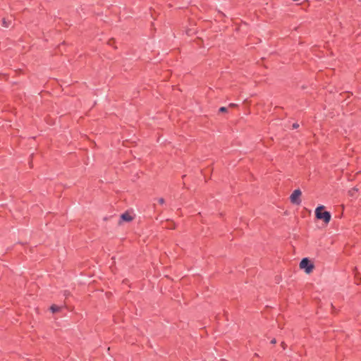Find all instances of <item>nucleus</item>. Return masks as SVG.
I'll list each match as a JSON object with an SVG mask.
<instances>
[{
	"mask_svg": "<svg viewBox=\"0 0 361 361\" xmlns=\"http://www.w3.org/2000/svg\"><path fill=\"white\" fill-rule=\"evenodd\" d=\"M324 206L320 205L315 209V216L317 219H322L325 224L329 223L331 221V215L329 212L323 211Z\"/></svg>",
	"mask_w": 361,
	"mask_h": 361,
	"instance_id": "obj_1",
	"label": "nucleus"
},
{
	"mask_svg": "<svg viewBox=\"0 0 361 361\" xmlns=\"http://www.w3.org/2000/svg\"><path fill=\"white\" fill-rule=\"evenodd\" d=\"M300 267L305 269L307 274H310L314 269V264L308 258H303L300 262Z\"/></svg>",
	"mask_w": 361,
	"mask_h": 361,
	"instance_id": "obj_2",
	"label": "nucleus"
},
{
	"mask_svg": "<svg viewBox=\"0 0 361 361\" xmlns=\"http://www.w3.org/2000/svg\"><path fill=\"white\" fill-rule=\"evenodd\" d=\"M302 195L300 189L295 190L290 196V200L291 203L295 205H300L301 204L300 196Z\"/></svg>",
	"mask_w": 361,
	"mask_h": 361,
	"instance_id": "obj_3",
	"label": "nucleus"
},
{
	"mask_svg": "<svg viewBox=\"0 0 361 361\" xmlns=\"http://www.w3.org/2000/svg\"><path fill=\"white\" fill-rule=\"evenodd\" d=\"M121 219L124 221L129 222L131 221L133 218L130 215L129 213L125 212L121 215Z\"/></svg>",
	"mask_w": 361,
	"mask_h": 361,
	"instance_id": "obj_4",
	"label": "nucleus"
},
{
	"mask_svg": "<svg viewBox=\"0 0 361 361\" xmlns=\"http://www.w3.org/2000/svg\"><path fill=\"white\" fill-rule=\"evenodd\" d=\"M357 192H358V188H357L356 187L351 188L348 191V194L351 197H356Z\"/></svg>",
	"mask_w": 361,
	"mask_h": 361,
	"instance_id": "obj_5",
	"label": "nucleus"
},
{
	"mask_svg": "<svg viewBox=\"0 0 361 361\" xmlns=\"http://www.w3.org/2000/svg\"><path fill=\"white\" fill-rule=\"evenodd\" d=\"M50 310L53 313H55L59 312L61 310V307L56 305H53L51 306Z\"/></svg>",
	"mask_w": 361,
	"mask_h": 361,
	"instance_id": "obj_6",
	"label": "nucleus"
},
{
	"mask_svg": "<svg viewBox=\"0 0 361 361\" xmlns=\"http://www.w3.org/2000/svg\"><path fill=\"white\" fill-rule=\"evenodd\" d=\"M1 21H2V25L5 27H8L9 25H11V21L7 20L6 18H3Z\"/></svg>",
	"mask_w": 361,
	"mask_h": 361,
	"instance_id": "obj_7",
	"label": "nucleus"
},
{
	"mask_svg": "<svg viewBox=\"0 0 361 361\" xmlns=\"http://www.w3.org/2000/svg\"><path fill=\"white\" fill-rule=\"evenodd\" d=\"M219 112L225 113L227 112V108L225 106L220 107Z\"/></svg>",
	"mask_w": 361,
	"mask_h": 361,
	"instance_id": "obj_8",
	"label": "nucleus"
},
{
	"mask_svg": "<svg viewBox=\"0 0 361 361\" xmlns=\"http://www.w3.org/2000/svg\"><path fill=\"white\" fill-rule=\"evenodd\" d=\"M157 200L160 204H164L165 203V200L163 197L158 198Z\"/></svg>",
	"mask_w": 361,
	"mask_h": 361,
	"instance_id": "obj_9",
	"label": "nucleus"
},
{
	"mask_svg": "<svg viewBox=\"0 0 361 361\" xmlns=\"http://www.w3.org/2000/svg\"><path fill=\"white\" fill-rule=\"evenodd\" d=\"M299 127V124L297 123H295L293 124V128L296 129Z\"/></svg>",
	"mask_w": 361,
	"mask_h": 361,
	"instance_id": "obj_10",
	"label": "nucleus"
},
{
	"mask_svg": "<svg viewBox=\"0 0 361 361\" xmlns=\"http://www.w3.org/2000/svg\"><path fill=\"white\" fill-rule=\"evenodd\" d=\"M281 345L283 348V349H286V345L284 342H281Z\"/></svg>",
	"mask_w": 361,
	"mask_h": 361,
	"instance_id": "obj_11",
	"label": "nucleus"
},
{
	"mask_svg": "<svg viewBox=\"0 0 361 361\" xmlns=\"http://www.w3.org/2000/svg\"><path fill=\"white\" fill-rule=\"evenodd\" d=\"M276 343V338H273L271 341V344H275Z\"/></svg>",
	"mask_w": 361,
	"mask_h": 361,
	"instance_id": "obj_12",
	"label": "nucleus"
},
{
	"mask_svg": "<svg viewBox=\"0 0 361 361\" xmlns=\"http://www.w3.org/2000/svg\"><path fill=\"white\" fill-rule=\"evenodd\" d=\"M236 106H237V104H233V103H231V104H229V106H231V107H235Z\"/></svg>",
	"mask_w": 361,
	"mask_h": 361,
	"instance_id": "obj_13",
	"label": "nucleus"
},
{
	"mask_svg": "<svg viewBox=\"0 0 361 361\" xmlns=\"http://www.w3.org/2000/svg\"><path fill=\"white\" fill-rule=\"evenodd\" d=\"M109 44H110V45L111 44V40L109 41Z\"/></svg>",
	"mask_w": 361,
	"mask_h": 361,
	"instance_id": "obj_14",
	"label": "nucleus"
}]
</instances>
